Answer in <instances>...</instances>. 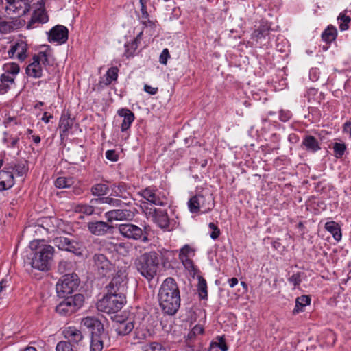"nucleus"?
Wrapping results in <instances>:
<instances>
[{
    "instance_id": "1",
    "label": "nucleus",
    "mask_w": 351,
    "mask_h": 351,
    "mask_svg": "<svg viewBox=\"0 0 351 351\" xmlns=\"http://www.w3.org/2000/svg\"><path fill=\"white\" fill-rule=\"evenodd\" d=\"M158 301L162 311L169 315H175L180 306V290L173 278H166L159 290Z\"/></svg>"
},
{
    "instance_id": "2",
    "label": "nucleus",
    "mask_w": 351,
    "mask_h": 351,
    "mask_svg": "<svg viewBox=\"0 0 351 351\" xmlns=\"http://www.w3.org/2000/svg\"><path fill=\"white\" fill-rule=\"evenodd\" d=\"M137 271L149 281L157 274L160 267V256L155 251L145 252L135 260Z\"/></svg>"
},
{
    "instance_id": "3",
    "label": "nucleus",
    "mask_w": 351,
    "mask_h": 351,
    "mask_svg": "<svg viewBox=\"0 0 351 351\" xmlns=\"http://www.w3.org/2000/svg\"><path fill=\"white\" fill-rule=\"evenodd\" d=\"M36 252L32 260V267L40 271H48L52 264L54 248L49 245L43 244L42 241H37Z\"/></svg>"
},
{
    "instance_id": "4",
    "label": "nucleus",
    "mask_w": 351,
    "mask_h": 351,
    "mask_svg": "<svg viewBox=\"0 0 351 351\" xmlns=\"http://www.w3.org/2000/svg\"><path fill=\"white\" fill-rule=\"evenodd\" d=\"M54 58L51 55V51L47 49L45 51H40L32 58V62L27 66L26 73L29 77L40 78L43 75V65L46 70L47 66H53Z\"/></svg>"
},
{
    "instance_id": "5",
    "label": "nucleus",
    "mask_w": 351,
    "mask_h": 351,
    "mask_svg": "<svg viewBox=\"0 0 351 351\" xmlns=\"http://www.w3.org/2000/svg\"><path fill=\"white\" fill-rule=\"evenodd\" d=\"M125 303V294L106 292L104 297L97 302V308L99 311L108 314L116 313L123 308Z\"/></svg>"
},
{
    "instance_id": "6",
    "label": "nucleus",
    "mask_w": 351,
    "mask_h": 351,
    "mask_svg": "<svg viewBox=\"0 0 351 351\" xmlns=\"http://www.w3.org/2000/svg\"><path fill=\"white\" fill-rule=\"evenodd\" d=\"M84 297L82 294L66 296L64 300L57 305L56 311L62 316H69L78 311L83 305Z\"/></svg>"
},
{
    "instance_id": "7",
    "label": "nucleus",
    "mask_w": 351,
    "mask_h": 351,
    "mask_svg": "<svg viewBox=\"0 0 351 351\" xmlns=\"http://www.w3.org/2000/svg\"><path fill=\"white\" fill-rule=\"evenodd\" d=\"M188 206L191 213H208L214 207L213 197L209 193L197 194L189 199Z\"/></svg>"
},
{
    "instance_id": "8",
    "label": "nucleus",
    "mask_w": 351,
    "mask_h": 351,
    "mask_svg": "<svg viewBox=\"0 0 351 351\" xmlns=\"http://www.w3.org/2000/svg\"><path fill=\"white\" fill-rule=\"evenodd\" d=\"M80 280L75 273L64 275L56 284V291L59 297L65 298L72 293L79 286Z\"/></svg>"
},
{
    "instance_id": "9",
    "label": "nucleus",
    "mask_w": 351,
    "mask_h": 351,
    "mask_svg": "<svg viewBox=\"0 0 351 351\" xmlns=\"http://www.w3.org/2000/svg\"><path fill=\"white\" fill-rule=\"evenodd\" d=\"M128 274L123 268L118 269L110 282L106 286V292L125 294L128 284Z\"/></svg>"
},
{
    "instance_id": "10",
    "label": "nucleus",
    "mask_w": 351,
    "mask_h": 351,
    "mask_svg": "<svg viewBox=\"0 0 351 351\" xmlns=\"http://www.w3.org/2000/svg\"><path fill=\"white\" fill-rule=\"evenodd\" d=\"M95 270L101 276H107L115 271V266L102 254H95L93 256Z\"/></svg>"
},
{
    "instance_id": "11",
    "label": "nucleus",
    "mask_w": 351,
    "mask_h": 351,
    "mask_svg": "<svg viewBox=\"0 0 351 351\" xmlns=\"http://www.w3.org/2000/svg\"><path fill=\"white\" fill-rule=\"evenodd\" d=\"M148 219H151L160 228L169 229V218L166 210L156 208H147L145 211Z\"/></svg>"
},
{
    "instance_id": "12",
    "label": "nucleus",
    "mask_w": 351,
    "mask_h": 351,
    "mask_svg": "<svg viewBox=\"0 0 351 351\" xmlns=\"http://www.w3.org/2000/svg\"><path fill=\"white\" fill-rule=\"evenodd\" d=\"M138 194L147 202L157 206H164L167 204V198L160 193L150 187L138 192Z\"/></svg>"
},
{
    "instance_id": "13",
    "label": "nucleus",
    "mask_w": 351,
    "mask_h": 351,
    "mask_svg": "<svg viewBox=\"0 0 351 351\" xmlns=\"http://www.w3.org/2000/svg\"><path fill=\"white\" fill-rule=\"evenodd\" d=\"M6 1L5 10L9 14L12 12L18 16H23L29 11L31 8L29 0H6Z\"/></svg>"
},
{
    "instance_id": "14",
    "label": "nucleus",
    "mask_w": 351,
    "mask_h": 351,
    "mask_svg": "<svg viewBox=\"0 0 351 351\" xmlns=\"http://www.w3.org/2000/svg\"><path fill=\"white\" fill-rule=\"evenodd\" d=\"M195 250L189 245H184L179 252V259L186 269L189 271L195 270L193 258L195 256Z\"/></svg>"
},
{
    "instance_id": "15",
    "label": "nucleus",
    "mask_w": 351,
    "mask_h": 351,
    "mask_svg": "<svg viewBox=\"0 0 351 351\" xmlns=\"http://www.w3.org/2000/svg\"><path fill=\"white\" fill-rule=\"evenodd\" d=\"M134 210L131 209H114L105 213L108 222L116 221H132L134 217Z\"/></svg>"
},
{
    "instance_id": "16",
    "label": "nucleus",
    "mask_w": 351,
    "mask_h": 351,
    "mask_svg": "<svg viewBox=\"0 0 351 351\" xmlns=\"http://www.w3.org/2000/svg\"><path fill=\"white\" fill-rule=\"evenodd\" d=\"M114 321L116 322L115 330L119 335H127L134 328L133 317L124 319L122 316L117 315L114 317Z\"/></svg>"
},
{
    "instance_id": "17",
    "label": "nucleus",
    "mask_w": 351,
    "mask_h": 351,
    "mask_svg": "<svg viewBox=\"0 0 351 351\" xmlns=\"http://www.w3.org/2000/svg\"><path fill=\"white\" fill-rule=\"evenodd\" d=\"M117 228L119 233L123 237L130 239L138 240L143 235V230L132 223L120 224Z\"/></svg>"
},
{
    "instance_id": "18",
    "label": "nucleus",
    "mask_w": 351,
    "mask_h": 351,
    "mask_svg": "<svg viewBox=\"0 0 351 351\" xmlns=\"http://www.w3.org/2000/svg\"><path fill=\"white\" fill-rule=\"evenodd\" d=\"M69 30L61 25L53 27L48 33V40L50 43L63 44L68 40Z\"/></svg>"
},
{
    "instance_id": "19",
    "label": "nucleus",
    "mask_w": 351,
    "mask_h": 351,
    "mask_svg": "<svg viewBox=\"0 0 351 351\" xmlns=\"http://www.w3.org/2000/svg\"><path fill=\"white\" fill-rule=\"evenodd\" d=\"M88 231L95 235L102 236L107 233H113L114 226L102 221H90L88 223Z\"/></svg>"
},
{
    "instance_id": "20",
    "label": "nucleus",
    "mask_w": 351,
    "mask_h": 351,
    "mask_svg": "<svg viewBox=\"0 0 351 351\" xmlns=\"http://www.w3.org/2000/svg\"><path fill=\"white\" fill-rule=\"evenodd\" d=\"M53 243L60 250H66L74 254H79V244L76 241L64 237H56Z\"/></svg>"
},
{
    "instance_id": "21",
    "label": "nucleus",
    "mask_w": 351,
    "mask_h": 351,
    "mask_svg": "<svg viewBox=\"0 0 351 351\" xmlns=\"http://www.w3.org/2000/svg\"><path fill=\"white\" fill-rule=\"evenodd\" d=\"M81 326L88 329L91 336L104 332L103 324L95 317H86L82 319Z\"/></svg>"
},
{
    "instance_id": "22",
    "label": "nucleus",
    "mask_w": 351,
    "mask_h": 351,
    "mask_svg": "<svg viewBox=\"0 0 351 351\" xmlns=\"http://www.w3.org/2000/svg\"><path fill=\"white\" fill-rule=\"evenodd\" d=\"M27 45L25 42H19L13 45L8 51L10 58L16 57L23 61L27 57Z\"/></svg>"
},
{
    "instance_id": "23",
    "label": "nucleus",
    "mask_w": 351,
    "mask_h": 351,
    "mask_svg": "<svg viewBox=\"0 0 351 351\" xmlns=\"http://www.w3.org/2000/svg\"><path fill=\"white\" fill-rule=\"evenodd\" d=\"M64 335L71 344L78 345L83 339V335L80 330L75 327L70 326L64 330Z\"/></svg>"
},
{
    "instance_id": "24",
    "label": "nucleus",
    "mask_w": 351,
    "mask_h": 351,
    "mask_svg": "<svg viewBox=\"0 0 351 351\" xmlns=\"http://www.w3.org/2000/svg\"><path fill=\"white\" fill-rule=\"evenodd\" d=\"M117 114L119 116L123 117L121 125V130L122 132H125L130 128L132 123L134 121V114L132 111L127 108H121L119 110Z\"/></svg>"
},
{
    "instance_id": "25",
    "label": "nucleus",
    "mask_w": 351,
    "mask_h": 351,
    "mask_svg": "<svg viewBox=\"0 0 351 351\" xmlns=\"http://www.w3.org/2000/svg\"><path fill=\"white\" fill-rule=\"evenodd\" d=\"M112 191L113 195L125 200L129 199L128 202L124 203L125 205L128 206L131 204V202L130 201V195L127 192V186L125 183L121 182L118 184H113Z\"/></svg>"
},
{
    "instance_id": "26",
    "label": "nucleus",
    "mask_w": 351,
    "mask_h": 351,
    "mask_svg": "<svg viewBox=\"0 0 351 351\" xmlns=\"http://www.w3.org/2000/svg\"><path fill=\"white\" fill-rule=\"evenodd\" d=\"M0 190H7L12 188L14 184V178L12 173L8 171H0Z\"/></svg>"
},
{
    "instance_id": "27",
    "label": "nucleus",
    "mask_w": 351,
    "mask_h": 351,
    "mask_svg": "<svg viewBox=\"0 0 351 351\" xmlns=\"http://www.w3.org/2000/svg\"><path fill=\"white\" fill-rule=\"evenodd\" d=\"M302 144L303 146H304L306 151L313 153L316 152L321 149L317 140L314 136L311 135L305 136Z\"/></svg>"
},
{
    "instance_id": "28",
    "label": "nucleus",
    "mask_w": 351,
    "mask_h": 351,
    "mask_svg": "<svg viewBox=\"0 0 351 351\" xmlns=\"http://www.w3.org/2000/svg\"><path fill=\"white\" fill-rule=\"evenodd\" d=\"M73 119L69 114H62L60 119L59 128L61 136L67 135L69 130L72 128Z\"/></svg>"
},
{
    "instance_id": "29",
    "label": "nucleus",
    "mask_w": 351,
    "mask_h": 351,
    "mask_svg": "<svg viewBox=\"0 0 351 351\" xmlns=\"http://www.w3.org/2000/svg\"><path fill=\"white\" fill-rule=\"evenodd\" d=\"M106 337L104 332L95 334L91 336L90 351H101L104 348V339Z\"/></svg>"
},
{
    "instance_id": "30",
    "label": "nucleus",
    "mask_w": 351,
    "mask_h": 351,
    "mask_svg": "<svg viewBox=\"0 0 351 351\" xmlns=\"http://www.w3.org/2000/svg\"><path fill=\"white\" fill-rule=\"evenodd\" d=\"M18 28L17 20L3 21L0 17V33L6 34Z\"/></svg>"
},
{
    "instance_id": "31",
    "label": "nucleus",
    "mask_w": 351,
    "mask_h": 351,
    "mask_svg": "<svg viewBox=\"0 0 351 351\" xmlns=\"http://www.w3.org/2000/svg\"><path fill=\"white\" fill-rule=\"evenodd\" d=\"M325 228L327 231L330 232L336 241H339L341 239V232L339 226L335 221H328L325 223Z\"/></svg>"
},
{
    "instance_id": "32",
    "label": "nucleus",
    "mask_w": 351,
    "mask_h": 351,
    "mask_svg": "<svg viewBox=\"0 0 351 351\" xmlns=\"http://www.w3.org/2000/svg\"><path fill=\"white\" fill-rule=\"evenodd\" d=\"M311 298L308 295L298 297L295 300V306L293 311V314L302 311L303 308L310 304Z\"/></svg>"
},
{
    "instance_id": "33",
    "label": "nucleus",
    "mask_w": 351,
    "mask_h": 351,
    "mask_svg": "<svg viewBox=\"0 0 351 351\" xmlns=\"http://www.w3.org/2000/svg\"><path fill=\"white\" fill-rule=\"evenodd\" d=\"M91 204H108L114 207L121 206L122 202L119 199L110 197L94 199L90 201Z\"/></svg>"
},
{
    "instance_id": "34",
    "label": "nucleus",
    "mask_w": 351,
    "mask_h": 351,
    "mask_svg": "<svg viewBox=\"0 0 351 351\" xmlns=\"http://www.w3.org/2000/svg\"><path fill=\"white\" fill-rule=\"evenodd\" d=\"M337 35V29L332 25H329L322 33V38L325 42L331 43L336 39Z\"/></svg>"
},
{
    "instance_id": "35",
    "label": "nucleus",
    "mask_w": 351,
    "mask_h": 351,
    "mask_svg": "<svg viewBox=\"0 0 351 351\" xmlns=\"http://www.w3.org/2000/svg\"><path fill=\"white\" fill-rule=\"evenodd\" d=\"M49 20L48 16L44 9H38L34 12L31 22L32 23H47Z\"/></svg>"
},
{
    "instance_id": "36",
    "label": "nucleus",
    "mask_w": 351,
    "mask_h": 351,
    "mask_svg": "<svg viewBox=\"0 0 351 351\" xmlns=\"http://www.w3.org/2000/svg\"><path fill=\"white\" fill-rule=\"evenodd\" d=\"M91 193L95 196H102L108 193L109 187L105 184H96L91 187Z\"/></svg>"
},
{
    "instance_id": "37",
    "label": "nucleus",
    "mask_w": 351,
    "mask_h": 351,
    "mask_svg": "<svg viewBox=\"0 0 351 351\" xmlns=\"http://www.w3.org/2000/svg\"><path fill=\"white\" fill-rule=\"evenodd\" d=\"M74 184L72 178L59 177L55 181V186L59 189L69 188Z\"/></svg>"
},
{
    "instance_id": "38",
    "label": "nucleus",
    "mask_w": 351,
    "mask_h": 351,
    "mask_svg": "<svg viewBox=\"0 0 351 351\" xmlns=\"http://www.w3.org/2000/svg\"><path fill=\"white\" fill-rule=\"evenodd\" d=\"M118 71L119 69L116 66L110 68L106 72L104 84L106 85H109L113 81L117 80L118 77Z\"/></svg>"
},
{
    "instance_id": "39",
    "label": "nucleus",
    "mask_w": 351,
    "mask_h": 351,
    "mask_svg": "<svg viewBox=\"0 0 351 351\" xmlns=\"http://www.w3.org/2000/svg\"><path fill=\"white\" fill-rule=\"evenodd\" d=\"M217 341L211 343L210 351L215 348H219L221 351H228V348L226 345L224 337L219 336L217 337Z\"/></svg>"
},
{
    "instance_id": "40",
    "label": "nucleus",
    "mask_w": 351,
    "mask_h": 351,
    "mask_svg": "<svg viewBox=\"0 0 351 351\" xmlns=\"http://www.w3.org/2000/svg\"><path fill=\"white\" fill-rule=\"evenodd\" d=\"M56 351H77L76 347L68 341H60L56 348Z\"/></svg>"
},
{
    "instance_id": "41",
    "label": "nucleus",
    "mask_w": 351,
    "mask_h": 351,
    "mask_svg": "<svg viewBox=\"0 0 351 351\" xmlns=\"http://www.w3.org/2000/svg\"><path fill=\"white\" fill-rule=\"evenodd\" d=\"M332 148L334 151V156L337 158H340L344 154L346 146L344 143H335Z\"/></svg>"
},
{
    "instance_id": "42",
    "label": "nucleus",
    "mask_w": 351,
    "mask_h": 351,
    "mask_svg": "<svg viewBox=\"0 0 351 351\" xmlns=\"http://www.w3.org/2000/svg\"><path fill=\"white\" fill-rule=\"evenodd\" d=\"M337 20L341 21V23L339 25V28L341 31H345L348 29V23L351 21V19L349 16L346 15L345 13H340Z\"/></svg>"
},
{
    "instance_id": "43",
    "label": "nucleus",
    "mask_w": 351,
    "mask_h": 351,
    "mask_svg": "<svg viewBox=\"0 0 351 351\" xmlns=\"http://www.w3.org/2000/svg\"><path fill=\"white\" fill-rule=\"evenodd\" d=\"M130 247V245L125 243H119L114 245V250L123 255L128 254Z\"/></svg>"
},
{
    "instance_id": "44",
    "label": "nucleus",
    "mask_w": 351,
    "mask_h": 351,
    "mask_svg": "<svg viewBox=\"0 0 351 351\" xmlns=\"http://www.w3.org/2000/svg\"><path fill=\"white\" fill-rule=\"evenodd\" d=\"M206 289L207 286L206 280L204 278H200L199 279L198 290L199 296L203 299H204L207 296Z\"/></svg>"
},
{
    "instance_id": "45",
    "label": "nucleus",
    "mask_w": 351,
    "mask_h": 351,
    "mask_svg": "<svg viewBox=\"0 0 351 351\" xmlns=\"http://www.w3.org/2000/svg\"><path fill=\"white\" fill-rule=\"evenodd\" d=\"M147 351H167V350L160 343L154 341L148 345Z\"/></svg>"
},
{
    "instance_id": "46",
    "label": "nucleus",
    "mask_w": 351,
    "mask_h": 351,
    "mask_svg": "<svg viewBox=\"0 0 351 351\" xmlns=\"http://www.w3.org/2000/svg\"><path fill=\"white\" fill-rule=\"evenodd\" d=\"M5 72L8 74L16 75L19 72V66L16 63H11L5 66Z\"/></svg>"
},
{
    "instance_id": "47",
    "label": "nucleus",
    "mask_w": 351,
    "mask_h": 351,
    "mask_svg": "<svg viewBox=\"0 0 351 351\" xmlns=\"http://www.w3.org/2000/svg\"><path fill=\"white\" fill-rule=\"evenodd\" d=\"M72 263L66 261H61L58 267V271L61 274L65 273L71 269Z\"/></svg>"
},
{
    "instance_id": "48",
    "label": "nucleus",
    "mask_w": 351,
    "mask_h": 351,
    "mask_svg": "<svg viewBox=\"0 0 351 351\" xmlns=\"http://www.w3.org/2000/svg\"><path fill=\"white\" fill-rule=\"evenodd\" d=\"M13 170L19 176H23L27 171V169L23 164L15 165L13 167Z\"/></svg>"
},
{
    "instance_id": "49",
    "label": "nucleus",
    "mask_w": 351,
    "mask_h": 351,
    "mask_svg": "<svg viewBox=\"0 0 351 351\" xmlns=\"http://www.w3.org/2000/svg\"><path fill=\"white\" fill-rule=\"evenodd\" d=\"M288 281L291 283L294 287L298 286L301 282V274L297 273L293 274L288 278Z\"/></svg>"
},
{
    "instance_id": "50",
    "label": "nucleus",
    "mask_w": 351,
    "mask_h": 351,
    "mask_svg": "<svg viewBox=\"0 0 351 351\" xmlns=\"http://www.w3.org/2000/svg\"><path fill=\"white\" fill-rule=\"evenodd\" d=\"M208 226L211 230H213V232L210 234V237L214 240L217 239L220 235L219 228L214 223H210Z\"/></svg>"
},
{
    "instance_id": "51",
    "label": "nucleus",
    "mask_w": 351,
    "mask_h": 351,
    "mask_svg": "<svg viewBox=\"0 0 351 351\" xmlns=\"http://www.w3.org/2000/svg\"><path fill=\"white\" fill-rule=\"evenodd\" d=\"M170 58V54L168 49H164L160 55V62L162 64H167L168 59Z\"/></svg>"
},
{
    "instance_id": "52",
    "label": "nucleus",
    "mask_w": 351,
    "mask_h": 351,
    "mask_svg": "<svg viewBox=\"0 0 351 351\" xmlns=\"http://www.w3.org/2000/svg\"><path fill=\"white\" fill-rule=\"evenodd\" d=\"M0 80L1 83H5L8 86L10 84L14 83V78L10 76L8 73H3L0 77Z\"/></svg>"
},
{
    "instance_id": "53",
    "label": "nucleus",
    "mask_w": 351,
    "mask_h": 351,
    "mask_svg": "<svg viewBox=\"0 0 351 351\" xmlns=\"http://www.w3.org/2000/svg\"><path fill=\"white\" fill-rule=\"evenodd\" d=\"M95 211V208L92 205H82L80 208V212L87 215H92Z\"/></svg>"
},
{
    "instance_id": "54",
    "label": "nucleus",
    "mask_w": 351,
    "mask_h": 351,
    "mask_svg": "<svg viewBox=\"0 0 351 351\" xmlns=\"http://www.w3.org/2000/svg\"><path fill=\"white\" fill-rule=\"evenodd\" d=\"M291 117V112L287 110H281L280 111V114H279V118L280 119L283 121V122H285V121H287Z\"/></svg>"
},
{
    "instance_id": "55",
    "label": "nucleus",
    "mask_w": 351,
    "mask_h": 351,
    "mask_svg": "<svg viewBox=\"0 0 351 351\" xmlns=\"http://www.w3.org/2000/svg\"><path fill=\"white\" fill-rule=\"evenodd\" d=\"M106 157L111 161H117L118 160V155L114 150H108L106 152Z\"/></svg>"
},
{
    "instance_id": "56",
    "label": "nucleus",
    "mask_w": 351,
    "mask_h": 351,
    "mask_svg": "<svg viewBox=\"0 0 351 351\" xmlns=\"http://www.w3.org/2000/svg\"><path fill=\"white\" fill-rule=\"evenodd\" d=\"M144 90L150 95H155L158 91V88L152 87L149 85L145 84L144 86Z\"/></svg>"
},
{
    "instance_id": "57",
    "label": "nucleus",
    "mask_w": 351,
    "mask_h": 351,
    "mask_svg": "<svg viewBox=\"0 0 351 351\" xmlns=\"http://www.w3.org/2000/svg\"><path fill=\"white\" fill-rule=\"evenodd\" d=\"M143 34V32H141L136 37V38L134 39V40L131 43V47L132 48L134 49V50L136 49L137 47H138V42L140 40V39L141 38V36Z\"/></svg>"
},
{
    "instance_id": "58",
    "label": "nucleus",
    "mask_w": 351,
    "mask_h": 351,
    "mask_svg": "<svg viewBox=\"0 0 351 351\" xmlns=\"http://www.w3.org/2000/svg\"><path fill=\"white\" fill-rule=\"evenodd\" d=\"M141 23L145 27H153L154 25V23L151 21L149 17L147 19L141 18Z\"/></svg>"
},
{
    "instance_id": "59",
    "label": "nucleus",
    "mask_w": 351,
    "mask_h": 351,
    "mask_svg": "<svg viewBox=\"0 0 351 351\" xmlns=\"http://www.w3.org/2000/svg\"><path fill=\"white\" fill-rule=\"evenodd\" d=\"M192 330L193 333H195V335H200L204 332V328L201 325L195 326Z\"/></svg>"
},
{
    "instance_id": "60",
    "label": "nucleus",
    "mask_w": 351,
    "mask_h": 351,
    "mask_svg": "<svg viewBox=\"0 0 351 351\" xmlns=\"http://www.w3.org/2000/svg\"><path fill=\"white\" fill-rule=\"evenodd\" d=\"M256 36L259 38L264 37L266 34H267L268 29H258L256 32Z\"/></svg>"
},
{
    "instance_id": "61",
    "label": "nucleus",
    "mask_w": 351,
    "mask_h": 351,
    "mask_svg": "<svg viewBox=\"0 0 351 351\" xmlns=\"http://www.w3.org/2000/svg\"><path fill=\"white\" fill-rule=\"evenodd\" d=\"M141 17L143 19H147V17H149V15L147 11V7L145 5H143V6L141 7Z\"/></svg>"
},
{
    "instance_id": "62",
    "label": "nucleus",
    "mask_w": 351,
    "mask_h": 351,
    "mask_svg": "<svg viewBox=\"0 0 351 351\" xmlns=\"http://www.w3.org/2000/svg\"><path fill=\"white\" fill-rule=\"evenodd\" d=\"M343 132H348L350 136H351V122L346 121L343 126Z\"/></svg>"
},
{
    "instance_id": "63",
    "label": "nucleus",
    "mask_w": 351,
    "mask_h": 351,
    "mask_svg": "<svg viewBox=\"0 0 351 351\" xmlns=\"http://www.w3.org/2000/svg\"><path fill=\"white\" fill-rule=\"evenodd\" d=\"M8 88L9 86L5 83H1V81L0 80V94L6 93Z\"/></svg>"
},
{
    "instance_id": "64",
    "label": "nucleus",
    "mask_w": 351,
    "mask_h": 351,
    "mask_svg": "<svg viewBox=\"0 0 351 351\" xmlns=\"http://www.w3.org/2000/svg\"><path fill=\"white\" fill-rule=\"evenodd\" d=\"M238 279L234 277L228 280L229 285L230 287H234L236 285L238 284Z\"/></svg>"
}]
</instances>
